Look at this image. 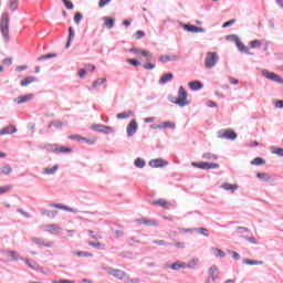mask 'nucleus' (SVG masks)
<instances>
[{
  "label": "nucleus",
  "mask_w": 283,
  "mask_h": 283,
  "mask_svg": "<svg viewBox=\"0 0 283 283\" xmlns=\"http://www.w3.org/2000/svg\"><path fill=\"white\" fill-rule=\"evenodd\" d=\"M271 153L276 154V156H283V148L280 147H271Z\"/></svg>",
  "instance_id": "51"
},
{
  "label": "nucleus",
  "mask_w": 283,
  "mask_h": 283,
  "mask_svg": "<svg viewBox=\"0 0 283 283\" xmlns=\"http://www.w3.org/2000/svg\"><path fill=\"white\" fill-rule=\"evenodd\" d=\"M2 255H7V258H10L11 260H19V252L14 250H2Z\"/></svg>",
  "instance_id": "16"
},
{
  "label": "nucleus",
  "mask_w": 283,
  "mask_h": 283,
  "mask_svg": "<svg viewBox=\"0 0 283 283\" xmlns=\"http://www.w3.org/2000/svg\"><path fill=\"white\" fill-rule=\"evenodd\" d=\"M144 70H156V64L151 63V62H146L145 64H143Z\"/></svg>",
  "instance_id": "60"
},
{
  "label": "nucleus",
  "mask_w": 283,
  "mask_h": 283,
  "mask_svg": "<svg viewBox=\"0 0 283 283\" xmlns=\"http://www.w3.org/2000/svg\"><path fill=\"white\" fill-rule=\"evenodd\" d=\"M41 149H46V151H53L56 154V149H59V144H46L41 147Z\"/></svg>",
  "instance_id": "31"
},
{
  "label": "nucleus",
  "mask_w": 283,
  "mask_h": 283,
  "mask_svg": "<svg viewBox=\"0 0 283 283\" xmlns=\"http://www.w3.org/2000/svg\"><path fill=\"white\" fill-rule=\"evenodd\" d=\"M209 280H212V282H216L218 277H220V270L218 269L217 265H212L209 269Z\"/></svg>",
  "instance_id": "12"
},
{
  "label": "nucleus",
  "mask_w": 283,
  "mask_h": 283,
  "mask_svg": "<svg viewBox=\"0 0 283 283\" xmlns=\"http://www.w3.org/2000/svg\"><path fill=\"white\" fill-rule=\"evenodd\" d=\"M195 231H197L199 235H205V238H209V230L207 228H195Z\"/></svg>",
  "instance_id": "47"
},
{
  "label": "nucleus",
  "mask_w": 283,
  "mask_h": 283,
  "mask_svg": "<svg viewBox=\"0 0 283 283\" xmlns=\"http://www.w3.org/2000/svg\"><path fill=\"white\" fill-rule=\"evenodd\" d=\"M56 171H59V165H54L53 167H48L44 170V174H46L48 176H52L54 174H56Z\"/></svg>",
  "instance_id": "40"
},
{
  "label": "nucleus",
  "mask_w": 283,
  "mask_h": 283,
  "mask_svg": "<svg viewBox=\"0 0 283 283\" xmlns=\"http://www.w3.org/2000/svg\"><path fill=\"white\" fill-rule=\"evenodd\" d=\"M10 189H12V186L0 187V196H3V193H8V191H10Z\"/></svg>",
  "instance_id": "63"
},
{
  "label": "nucleus",
  "mask_w": 283,
  "mask_h": 283,
  "mask_svg": "<svg viewBox=\"0 0 283 283\" xmlns=\"http://www.w3.org/2000/svg\"><path fill=\"white\" fill-rule=\"evenodd\" d=\"M82 19H83V13L76 12L74 15V21H75L76 25H78L81 23Z\"/></svg>",
  "instance_id": "61"
},
{
  "label": "nucleus",
  "mask_w": 283,
  "mask_h": 283,
  "mask_svg": "<svg viewBox=\"0 0 283 283\" xmlns=\"http://www.w3.org/2000/svg\"><path fill=\"white\" fill-rule=\"evenodd\" d=\"M261 74L265 78H269V81H273L274 83H280L283 85V78L280 75L275 74L274 72H271V71L264 69L261 71Z\"/></svg>",
  "instance_id": "4"
},
{
  "label": "nucleus",
  "mask_w": 283,
  "mask_h": 283,
  "mask_svg": "<svg viewBox=\"0 0 283 283\" xmlns=\"http://www.w3.org/2000/svg\"><path fill=\"white\" fill-rule=\"evenodd\" d=\"M213 254L216 258H227V253L219 248H212Z\"/></svg>",
  "instance_id": "39"
},
{
  "label": "nucleus",
  "mask_w": 283,
  "mask_h": 283,
  "mask_svg": "<svg viewBox=\"0 0 283 283\" xmlns=\"http://www.w3.org/2000/svg\"><path fill=\"white\" fill-rule=\"evenodd\" d=\"M184 30H186V32H193V33L206 32L205 28L196 27L189 23L184 24Z\"/></svg>",
  "instance_id": "14"
},
{
  "label": "nucleus",
  "mask_w": 283,
  "mask_h": 283,
  "mask_svg": "<svg viewBox=\"0 0 283 283\" xmlns=\"http://www.w3.org/2000/svg\"><path fill=\"white\" fill-rule=\"evenodd\" d=\"M129 52L133 54H142V56H151V52L143 49L130 48Z\"/></svg>",
  "instance_id": "24"
},
{
  "label": "nucleus",
  "mask_w": 283,
  "mask_h": 283,
  "mask_svg": "<svg viewBox=\"0 0 283 283\" xmlns=\"http://www.w3.org/2000/svg\"><path fill=\"white\" fill-rule=\"evenodd\" d=\"M62 2L64 3L66 10H74V3H72V1H70V0H62Z\"/></svg>",
  "instance_id": "56"
},
{
  "label": "nucleus",
  "mask_w": 283,
  "mask_h": 283,
  "mask_svg": "<svg viewBox=\"0 0 283 283\" xmlns=\"http://www.w3.org/2000/svg\"><path fill=\"white\" fill-rule=\"evenodd\" d=\"M126 63H129V65H133L134 67H138V65H140V61L136 59H128L126 60Z\"/></svg>",
  "instance_id": "54"
},
{
  "label": "nucleus",
  "mask_w": 283,
  "mask_h": 283,
  "mask_svg": "<svg viewBox=\"0 0 283 283\" xmlns=\"http://www.w3.org/2000/svg\"><path fill=\"white\" fill-rule=\"evenodd\" d=\"M218 138H226L227 140H235L238 134L233 129H227L224 132L220 130L218 133Z\"/></svg>",
  "instance_id": "7"
},
{
  "label": "nucleus",
  "mask_w": 283,
  "mask_h": 283,
  "mask_svg": "<svg viewBox=\"0 0 283 283\" xmlns=\"http://www.w3.org/2000/svg\"><path fill=\"white\" fill-rule=\"evenodd\" d=\"M191 167H196L197 169H220V164H209L207 161H192Z\"/></svg>",
  "instance_id": "5"
},
{
  "label": "nucleus",
  "mask_w": 283,
  "mask_h": 283,
  "mask_svg": "<svg viewBox=\"0 0 283 283\" xmlns=\"http://www.w3.org/2000/svg\"><path fill=\"white\" fill-rule=\"evenodd\" d=\"M0 31L6 43H8L10 41V13L8 12L2 13L0 20Z\"/></svg>",
  "instance_id": "1"
},
{
  "label": "nucleus",
  "mask_w": 283,
  "mask_h": 283,
  "mask_svg": "<svg viewBox=\"0 0 283 283\" xmlns=\"http://www.w3.org/2000/svg\"><path fill=\"white\" fill-rule=\"evenodd\" d=\"M167 165H169V163L167 160L161 159V158L151 159L149 161V167H153V169H158L160 167H167Z\"/></svg>",
  "instance_id": "10"
},
{
  "label": "nucleus",
  "mask_w": 283,
  "mask_h": 283,
  "mask_svg": "<svg viewBox=\"0 0 283 283\" xmlns=\"http://www.w3.org/2000/svg\"><path fill=\"white\" fill-rule=\"evenodd\" d=\"M56 57V53H49L38 57V61H48V59Z\"/></svg>",
  "instance_id": "49"
},
{
  "label": "nucleus",
  "mask_w": 283,
  "mask_h": 283,
  "mask_svg": "<svg viewBox=\"0 0 283 283\" xmlns=\"http://www.w3.org/2000/svg\"><path fill=\"white\" fill-rule=\"evenodd\" d=\"M127 136L128 138H132L137 132H138V123L136 119H133L129 122V124L126 127Z\"/></svg>",
  "instance_id": "9"
},
{
  "label": "nucleus",
  "mask_w": 283,
  "mask_h": 283,
  "mask_svg": "<svg viewBox=\"0 0 283 283\" xmlns=\"http://www.w3.org/2000/svg\"><path fill=\"white\" fill-rule=\"evenodd\" d=\"M40 212H41V216H46V218H52V219L59 216V210L41 209Z\"/></svg>",
  "instance_id": "17"
},
{
  "label": "nucleus",
  "mask_w": 283,
  "mask_h": 283,
  "mask_svg": "<svg viewBox=\"0 0 283 283\" xmlns=\"http://www.w3.org/2000/svg\"><path fill=\"white\" fill-rule=\"evenodd\" d=\"M34 98V94H27V95H20L18 96L14 102L18 103V105H23V103H28Z\"/></svg>",
  "instance_id": "13"
},
{
  "label": "nucleus",
  "mask_w": 283,
  "mask_h": 283,
  "mask_svg": "<svg viewBox=\"0 0 283 283\" xmlns=\"http://www.w3.org/2000/svg\"><path fill=\"white\" fill-rule=\"evenodd\" d=\"M256 178L262 182H271V175L269 172H256Z\"/></svg>",
  "instance_id": "28"
},
{
  "label": "nucleus",
  "mask_w": 283,
  "mask_h": 283,
  "mask_svg": "<svg viewBox=\"0 0 283 283\" xmlns=\"http://www.w3.org/2000/svg\"><path fill=\"white\" fill-rule=\"evenodd\" d=\"M8 134H17V127L11 125L0 129V136H6Z\"/></svg>",
  "instance_id": "22"
},
{
  "label": "nucleus",
  "mask_w": 283,
  "mask_h": 283,
  "mask_svg": "<svg viewBox=\"0 0 283 283\" xmlns=\"http://www.w3.org/2000/svg\"><path fill=\"white\" fill-rule=\"evenodd\" d=\"M88 247H93L94 249H97L98 251H105V244H103L101 242L90 241Z\"/></svg>",
  "instance_id": "33"
},
{
  "label": "nucleus",
  "mask_w": 283,
  "mask_h": 283,
  "mask_svg": "<svg viewBox=\"0 0 283 283\" xmlns=\"http://www.w3.org/2000/svg\"><path fill=\"white\" fill-rule=\"evenodd\" d=\"M195 265H187V263L177 261L170 265H166L165 269H171V271H180V269H195Z\"/></svg>",
  "instance_id": "8"
},
{
  "label": "nucleus",
  "mask_w": 283,
  "mask_h": 283,
  "mask_svg": "<svg viewBox=\"0 0 283 283\" xmlns=\"http://www.w3.org/2000/svg\"><path fill=\"white\" fill-rule=\"evenodd\" d=\"M74 36H75L74 28L70 27L69 28V39H67V42L65 45L66 49L70 48V45H72V41H74Z\"/></svg>",
  "instance_id": "29"
},
{
  "label": "nucleus",
  "mask_w": 283,
  "mask_h": 283,
  "mask_svg": "<svg viewBox=\"0 0 283 283\" xmlns=\"http://www.w3.org/2000/svg\"><path fill=\"white\" fill-rule=\"evenodd\" d=\"M137 222L145 224L146 227H158V221L154 219H138Z\"/></svg>",
  "instance_id": "21"
},
{
  "label": "nucleus",
  "mask_w": 283,
  "mask_h": 283,
  "mask_svg": "<svg viewBox=\"0 0 283 283\" xmlns=\"http://www.w3.org/2000/svg\"><path fill=\"white\" fill-rule=\"evenodd\" d=\"M134 165L138 169H143L145 167V165H147V163L145 161V159H142L140 157H138V158L135 159Z\"/></svg>",
  "instance_id": "43"
},
{
  "label": "nucleus",
  "mask_w": 283,
  "mask_h": 283,
  "mask_svg": "<svg viewBox=\"0 0 283 283\" xmlns=\"http://www.w3.org/2000/svg\"><path fill=\"white\" fill-rule=\"evenodd\" d=\"M203 160H218V155H213L211 153H205L202 155Z\"/></svg>",
  "instance_id": "46"
},
{
  "label": "nucleus",
  "mask_w": 283,
  "mask_h": 283,
  "mask_svg": "<svg viewBox=\"0 0 283 283\" xmlns=\"http://www.w3.org/2000/svg\"><path fill=\"white\" fill-rule=\"evenodd\" d=\"M235 45H237L238 50L241 51L243 54H251V52H249V48H247V46L244 45V43H242V41L239 40V41L235 43Z\"/></svg>",
  "instance_id": "30"
},
{
  "label": "nucleus",
  "mask_w": 283,
  "mask_h": 283,
  "mask_svg": "<svg viewBox=\"0 0 283 283\" xmlns=\"http://www.w3.org/2000/svg\"><path fill=\"white\" fill-rule=\"evenodd\" d=\"M187 96L189 94L187 93V90H185V86H180L178 90V97L174 101L171 96H169L170 103H174L175 105H178L179 107H187L189 105V101L187 99Z\"/></svg>",
  "instance_id": "2"
},
{
  "label": "nucleus",
  "mask_w": 283,
  "mask_h": 283,
  "mask_svg": "<svg viewBox=\"0 0 283 283\" xmlns=\"http://www.w3.org/2000/svg\"><path fill=\"white\" fill-rule=\"evenodd\" d=\"M45 231H48V233H59V231H61V227H59V224L55 223L46 224Z\"/></svg>",
  "instance_id": "27"
},
{
  "label": "nucleus",
  "mask_w": 283,
  "mask_h": 283,
  "mask_svg": "<svg viewBox=\"0 0 283 283\" xmlns=\"http://www.w3.org/2000/svg\"><path fill=\"white\" fill-rule=\"evenodd\" d=\"M170 247H176V249H185L186 244L185 242L175 241L174 243H170Z\"/></svg>",
  "instance_id": "55"
},
{
  "label": "nucleus",
  "mask_w": 283,
  "mask_h": 283,
  "mask_svg": "<svg viewBox=\"0 0 283 283\" xmlns=\"http://www.w3.org/2000/svg\"><path fill=\"white\" fill-rule=\"evenodd\" d=\"M56 154H72V148L57 145Z\"/></svg>",
  "instance_id": "41"
},
{
  "label": "nucleus",
  "mask_w": 283,
  "mask_h": 283,
  "mask_svg": "<svg viewBox=\"0 0 283 283\" xmlns=\"http://www.w3.org/2000/svg\"><path fill=\"white\" fill-rule=\"evenodd\" d=\"M172 78H174V73H166L160 77L159 84L167 85V83L171 82Z\"/></svg>",
  "instance_id": "25"
},
{
  "label": "nucleus",
  "mask_w": 283,
  "mask_h": 283,
  "mask_svg": "<svg viewBox=\"0 0 283 283\" xmlns=\"http://www.w3.org/2000/svg\"><path fill=\"white\" fill-rule=\"evenodd\" d=\"M104 25L107 28V30H112L114 25H116V19L109 18V17H104L103 18Z\"/></svg>",
  "instance_id": "19"
},
{
  "label": "nucleus",
  "mask_w": 283,
  "mask_h": 283,
  "mask_svg": "<svg viewBox=\"0 0 283 283\" xmlns=\"http://www.w3.org/2000/svg\"><path fill=\"white\" fill-rule=\"evenodd\" d=\"M160 129H176V124L175 123H171V122H164V123H160Z\"/></svg>",
  "instance_id": "38"
},
{
  "label": "nucleus",
  "mask_w": 283,
  "mask_h": 283,
  "mask_svg": "<svg viewBox=\"0 0 283 283\" xmlns=\"http://www.w3.org/2000/svg\"><path fill=\"white\" fill-rule=\"evenodd\" d=\"M119 258H124V259H127V260H134V252L132 251H126V252H120L118 254Z\"/></svg>",
  "instance_id": "45"
},
{
  "label": "nucleus",
  "mask_w": 283,
  "mask_h": 283,
  "mask_svg": "<svg viewBox=\"0 0 283 283\" xmlns=\"http://www.w3.org/2000/svg\"><path fill=\"white\" fill-rule=\"evenodd\" d=\"M53 283H75V281H70V280L62 279V280H59V281H53Z\"/></svg>",
  "instance_id": "64"
},
{
  "label": "nucleus",
  "mask_w": 283,
  "mask_h": 283,
  "mask_svg": "<svg viewBox=\"0 0 283 283\" xmlns=\"http://www.w3.org/2000/svg\"><path fill=\"white\" fill-rule=\"evenodd\" d=\"M50 207H53L54 209H62L63 211H67V206H64L62 203H50Z\"/></svg>",
  "instance_id": "52"
},
{
  "label": "nucleus",
  "mask_w": 283,
  "mask_h": 283,
  "mask_svg": "<svg viewBox=\"0 0 283 283\" xmlns=\"http://www.w3.org/2000/svg\"><path fill=\"white\" fill-rule=\"evenodd\" d=\"M104 83H107V78L105 77H101V78H97L93 82V90H97L99 85H103Z\"/></svg>",
  "instance_id": "36"
},
{
  "label": "nucleus",
  "mask_w": 283,
  "mask_h": 283,
  "mask_svg": "<svg viewBox=\"0 0 283 283\" xmlns=\"http://www.w3.org/2000/svg\"><path fill=\"white\" fill-rule=\"evenodd\" d=\"M77 258H94V254L85 251H78L74 253Z\"/></svg>",
  "instance_id": "48"
},
{
  "label": "nucleus",
  "mask_w": 283,
  "mask_h": 283,
  "mask_svg": "<svg viewBox=\"0 0 283 283\" xmlns=\"http://www.w3.org/2000/svg\"><path fill=\"white\" fill-rule=\"evenodd\" d=\"M153 243L158 244V247H170V243L165 240H154Z\"/></svg>",
  "instance_id": "53"
},
{
  "label": "nucleus",
  "mask_w": 283,
  "mask_h": 283,
  "mask_svg": "<svg viewBox=\"0 0 283 283\" xmlns=\"http://www.w3.org/2000/svg\"><path fill=\"white\" fill-rule=\"evenodd\" d=\"M93 132H97V134H112L114 128L112 126H105L103 124H94L91 126Z\"/></svg>",
  "instance_id": "6"
},
{
  "label": "nucleus",
  "mask_w": 283,
  "mask_h": 283,
  "mask_svg": "<svg viewBox=\"0 0 283 283\" xmlns=\"http://www.w3.org/2000/svg\"><path fill=\"white\" fill-rule=\"evenodd\" d=\"M151 205H158L159 207H163V209H169V202H167V200L164 199L153 201Z\"/></svg>",
  "instance_id": "35"
},
{
  "label": "nucleus",
  "mask_w": 283,
  "mask_h": 283,
  "mask_svg": "<svg viewBox=\"0 0 283 283\" xmlns=\"http://www.w3.org/2000/svg\"><path fill=\"white\" fill-rule=\"evenodd\" d=\"M0 172L3 174L4 176H10V174H12V167L9 164H7L0 168Z\"/></svg>",
  "instance_id": "34"
},
{
  "label": "nucleus",
  "mask_w": 283,
  "mask_h": 283,
  "mask_svg": "<svg viewBox=\"0 0 283 283\" xmlns=\"http://www.w3.org/2000/svg\"><path fill=\"white\" fill-rule=\"evenodd\" d=\"M189 87L192 92H198V90H202L205 87V84L200 81H192L189 83Z\"/></svg>",
  "instance_id": "23"
},
{
  "label": "nucleus",
  "mask_w": 283,
  "mask_h": 283,
  "mask_svg": "<svg viewBox=\"0 0 283 283\" xmlns=\"http://www.w3.org/2000/svg\"><path fill=\"white\" fill-rule=\"evenodd\" d=\"M9 10H11V12L19 10V0H9Z\"/></svg>",
  "instance_id": "37"
},
{
  "label": "nucleus",
  "mask_w": 283,
  "mask_h": 283,
  "mask_svg": "<svg viewBox=\"0 0 283 283\" xmlns=\"http://www.w3.org/2000/svg\"><path fill=\"white\" fill-rule=\"evenodd\" d=\"M176 59H178L176 55H161L159 61L160 63H169V61H176Z\"/></svg>",
  "instance_id": "32"
},
{
  "label": "nucleus",
  "mask_w": 283,
  "mask_h": 283,
  "mask_svg": "<svg viewBox=\"0 0 283 283\" xmlns=\"http://www.w3.org/2000/svg\"><path fill=\"white\" fill-rule=\"evenodd\" d=\"M251 165H255L256 167H259L260 165H266V160H264V158H261V157H255L251 161Z\"/></svg>",
  "instance_id": "44"
},
{
  "label": "nucleus",
  "mask_w": 283,
  "mask_h": 283,
  "mask_svg": "<svg viewBox=\"0 0 283 283\" xmlns=\"http://www.w3.org/2000/svg\"><path fill=\"white\" fill-rule=\"evenodd\" d=\"M260 45H262V42L260 40H253L250 42V48L252 49L260 48Z\"/></svg>",
  "instance_id": "62"
},
{
  "label": "nucleus",
  "mask_w": 283,
  "mask_h": 283,
  "mask_svg": "<svg viewBox=\"0 0 283 283\" xmlns=\"http://www.w3.org/2000/svg\"><path fill=\"white\" fill-rule=\"evenodd\" d=\"M107 273H108V275H113V277H117V280H123L125 277V275H127V273H125V271L116 270V269H112V268L108 269Z\"/></svg>",
  "instance_id": "11"
},
{
  "label": "nucleus",
  "mask_w": 283,
  "mask_h": 283,
  "mask_svg": "<svg viewBox=\"0 0 283 283\" xmlns=\"http://www.w3.org/2000/svg\"><path fill=\"white\" fill-rule=\"evenodd\" d=\"M238 185L237 184H229V182H224L220 186L221 189H224V191H231L232 193L234 191H238Z\"/></svg>",
  "instance_id": "18"
},
{
  "label": "nucleus",
  "mask_w": 283,
  "mask_h": 283,
  "mask_svg": "<svg viewBox=\"0 0 283 283\" xmlns=\"http://www.w3.org/2000/svg\"><path fill=\"white\" fill-rule=\"evenodd\" d=\"M243 240H247V242H250L251 244H258V240L254 237H248L243 235Z\"/></svg>",
  "instance_id": "59"
},
{
  "label": "nucleus",
  "mask_w": 283,
  "mask_h": 283,
  "mask_svg": "<svg viewBox=\"0 0 283 283\" xmlns=\"http://www.w3.org/2000/svg\"><path fill=\"white\" fill-rule=\"evenodd\" d=\"M132 114H134V112H132V111L118 113V114L116 115V118H118V120H123V119H125V118H129V116H130Z\"/></svg>",
  "instance_id": "42"
},
{
  "label": "nucleus",
  "mask_w": 283,
  "mask_h": 283,
  "mask_svg": "<svg viewBox=\"0 0 283 283\" xmlns=\"http://www.w3.org/2000/svg\"><path fill=\"white\" fill-rule=\"evenodd\" d=\"M218 61H220L218 53L211 51L206 53L205 65L207 70L216 67V65H218Z\"/></svg>",
  "instance_id": "3"
},
{
  "label": "nucleus",
  "mask_w": 283,
  "mask_h": 283,
  "mask_svg": "<svg viewBox=\"0 0 283 283\" xmlns=\"http://www.w3.org/2000/svg\"><path fill=\"white\" fill-rule=\"evenodd\" d=\"M55 127L56 129H62L63 128V122L61 120H53L50 123L49 127Z\"/></svg>",
  "instance_id": "50"
},
{
  "label": "nucleus",
  "mask_w": 283,
  "mask_h": 283,
  "mask_svg": "<svg viewBox=\"0 0 283 283\" xmlns=\"http://www.w3.org/2000/svg\"><path fill=\"white\" fill-rule=\"evenodd\" d=\"M133 36L137 39V41H139V39H145V31L138 30Z\"/></svg>",
  "instance_id": "57"
},
{
  "label": "nucleus",
  "mask_w": 283,
  "mask_h": 283,
  "mask_svg": "<svg viewBox=\"0 0 283 283\" xmlns=\"http://www.w3.org/2000/svg\"><path fill=\"white\" fill-rule=\"evenodd\" d=\"M243 264H248V266H260L264 264V261L251 260V259H243Z\"/></svg>",
  "instance_id": "26"
},
{
  "label": "nucleus",
  "mask_w": 283,
  "mask_h": 283,
  "mask_svg": "<svg viewBox=\"0 0 283 283\" xmlns=\"http://www.w3.org/2000/svg\"><path fill=\"white\" fill-rule=\"evenodd\" d=\"M36 81H39V78H36L35 76H27L20 82V85L21 87H28V85H30L31 83H36Z\"/></svg>",
  "instance_id": "20"
},
{
  "label": "nucleus",
  "mask_w": 283,
  "mask_h": 283,
  "mask_svg": "<svg viewBox=\"0 0 283 283\" xmlns=\"http://www.w3.org/2000/svg\"><path fill=\"white\" fill-rule=\"evenodd\" d=\"M34 244H38V247H46V249H52V242H45V239L43 238H32L31 239Z\"/></svg>",
  "instance_id": "15"
},
{
  "label": "nucleus",
  "mask_w": 283,
  "mask_h": 283,
  "mask_svg": "<svg viewBox=\"0 0 283 283\" xmlns=\"http://www.w3.org/2000/svg\"><path fill=\"white\" fill-rule=\"evenodd\" d=\"M226 39L227 41H232L233 43H237L240 41V38H238V35L235 34L227 35Z\"/></svg>",
  "instance_id": "58"
}]
</instances>
